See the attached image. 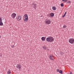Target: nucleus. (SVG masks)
Listing matches in <instances>:
<instances>
[{
  "label": "nucleus",
  "mask_w": 74,
  "mask_h": 74,
  "mask_svg": "<svg viewBox=\"0 0 74 74\" xmlns=\"http://www.w3.org/2000/svg\"><path fill=\"white\" fill-rule=\"evenodd\" d=\"M60 5L61 7H63L64 6V5L63 3H62Z\"/></svg>",
  "instance_id": "nucleus-20"
},
{
  "label": "nucleus",
  "mask_w": 74,
  "mask_h": 74,
  "mask_svg": "<svg viewBox=\"0 0 74 74\" xmlns=\"http://www.w3.org/2000/svg\"><path fill=\"white\" fill-rule=\"evenodd\" d=\"M32 7L33 8H36L37 7V4H36V3H33L32 4Z\"/></svg>",
  "instance_id": "nucleus-5"
},
{
  "label": "nucleus",
  "mask_w": 74,
  "mask_h": 74,
  "mask_svg": "<svg viewBox=\"0 0 74 74\" xmlns=\"http://www.w3.org/2000/svg\"><path fill=\"white\" fill-rule=\"evenodd\" d=\"M53 56H52L51 55H50L49 56V58L50 60H54V59H53Z\"/></svg>",
  "instance_id": "nucleus-8"
},
{
  "label": "nucleus",
  "mask_w": 74,
  "mask_h": 74,
  "mask_svg": "<svg viewBox=\"0 0 74 74\" xmlns=\"http://www.w3.org/2000/svg\"><path fill=\"white\" fill-rule=\"evenodd\" d=\"M59 73L60 74H62V73H63V71L62 70L60 71Z\"/></svg>",
  "instance_id": "nucleus-16"
},
{
  "label": "nucleus",
  "mask_w": 74,
  "mask_h": 74,
  "mask_svg": "<svg viewBox=\"0 0 74 74\" xmlns=\"http://www.w3.org/2000/svg\"><path fill=\"white\" fill-rule=\"evenodd\" d=\"M42 47L44 49H47V47H46L45 46L44 47L43 46Z\"/></svg>",
  "instance_id": "nucleus-15"
},
{
  "label": "nucleus",
  "mask_w": 74,
  "mask_h": 74,
  "mask_svg": "<svg viewBox=\"0 0 74 74\" xmlns=\"http://www.w3.org/2000/svg\"><path fill=\"white\" fill-rule=\"evenodd\" d=\"M3 25V23L2 22H0V26H1V25Z\"/></svg>",
  "instance_id": "nucleus-17"
},
{
  "label": "nucleus",
  "mask_w": 74,
  "mask_h": 74,
  "mask_svg": "<svg viewBox=\"0 0 74 74\" xmlns=\"http://www.w3.org/2000/svg\"><path fill=\"white\" fill-rule=\"evenodd\" d=\"M14 45H13L11 47L12 48H14Z\"/></svg>",
  "instance_id": "nucleus-24"
},
{
  "label": "nucleus",
  "mask_w": 74,
  "mask_h": 74,
  "mask_svg": "<svg viewBox=\"0 0 74 74\" xmlns=\"http://www.w3.org/2000/svg\"><path fill=\"white\" fill-rule=\"evenodd\" d=\"M69 3L70 4V3H71V1H68L66 3L67 4H69Z\"/></svg>",
  "instance_id": "nucleus-18"
},
{
  "label": "nucleus",
  "mask_w": 74,
  "mask_h": 74,
  "mask_svg": "<svg viewBox=\"0 0 74 74\" xmlns=\"http://www.w3.org/2000/svg\"><path fill=\"white\" fill-rule=\"evenodd\" d=\"M51 23V20L50 19H46V21L45 22V23L47 24V25H49Z\"/></svg>",
  "instance_id": "nucleus-2"
},
{
  "label": "nucleus",
  "mask_w": 74,
  "mask_h": 74,
  "mask_svg": "<svg viewBox=\"0 0 74 74\" xmlns=\"http://www.w3.org/2000/svg\"><path fill=\"white\" fill-rule=\"evenodd\" d=\"M46 41L47 42H52L53 41H54V38L53 37L50 36L49 37L47 38H46Z\"/></svg>",
  "instance_id": "nucleus-1"
},
{
  "label": "nucleus",
  "mask_w": 74,
  "mask_h": 74,
  "mask_svg": "<svg viewBox=\"0 0 74 74\" xmlns=\"http://www.w3.org/2000/svg\"><path fill=\"white\" fill-rule=\"evenodd\" d=\"M69 74H72V72H71L70 71V72Z\"/></svg>",
  "instance_id": "nucleus-26"
},
{
  "label": "nucleus",
  "mask_w": 74,
  "mask_h": 74,
  "mask_svg": "<svg viewBox=\"0 0 74 74\" xmlns=\"http://www.w3.org/2000/svg\"><path fill=\"white\" fill-rule=\"evenodd\" d=\"M66 13H67V12H66L64 15L62 16V17L63 18V17H64L65 16H66Z\"/></svg>",
  "instance_id": "nucleus-14"
},
{
  "label": "nucleus",
  "mask_w": 74,
  "mask_h": 74,
  "mask_svg": "<svg viewBox=\"0 0 74 74\" xmlns=\"http://www.w3.org/2000/svg\"><path fill=\"white\" fill-rule=\"evenodd\" d=\"M25 19H24V21L25 22H27L28 21V15L27 14H25L24 15Z\"/></svg>",
  "instance_id": "nucleus-3"
},
{
  "label": "nucleus",
  "mask_w": 74,
  "mask_h": 74,
  "mask_svg": "<svg viewBox=\"0 0 74 74\" xmlns=\"http://www.w3.org/2000/svg\"><path fill=\"white\" fill-rule=\"evenodd\" d=\"M50 16L51 17H52L54 16V14L53 13H52L50 14Z\"/></svg>",
  "instance_id": "nucleus-10"
},
{
  "label": "nucleus",
  "mask_w": 74,
  "mask_h": 74,
  "mask_svg": "<svg viewBox=\"0 0 74 74\" xmlns=\"http://www.w3.org/2000/svg\"><path fill=\"white\" fill-rule=\"evenodd\" d=\"M16 14H15V13H14L12 14L11 15V16L13 19H14L15 17L16 16Z\"/></svg>",
  "instance_id": "nucleus-7"
},
{
  "label": "nucleus",
  "mask_w": 74,
  "mask_h": 74,
  "mask_svg": "<svg viewBox=\"0 0 74 74\" xmlns=\"http://www.w3.org/2000/svg\"><path fill=\"white\" fill-rule=\"evenodd\" d=\"M69 42L71 44H73L74 43V39L72 38H70L69 39Z\"/></svg>",
  "instance_id": "nucleus-4"
},
{
  "label": "nucleus",
  "mask_w": 74,
  "mask_h": 74,
  "mask_svg": "<svg viewBox=\"0 0 74 74\" xmlns=\"http://www.w3.org/2000/svg\"><path fill=\"white\" fill-rule=\"evenodd\" d=\"M66 25H64L62 27L63 29H64V28H66Z\"/></svg>",
  "instance_id": "nucleus-22"
},
{
  "label": "nucleus",
  "mask_w": 74,
  "mask_h": 74,
  "mask_svg": "<svg viewBox=\"0 0 74 74\" xmlns=\"http://www.w3.org/2000/svg\"><path fill=\"white\" fill-rule=\"evenodd\" d=\"M1 36H0V38H1Z\"/></svg>",
  "instance_id": "nucleus-27"
},
{
  "label": "nucleus",
  "mask_w": 74,
  "mask_h": 74,
  "mask_svg": "<svg viewBox=\"0 0 74 74\" xmlns=\"http://www.w3.org/2000/svg\"><path fill=\"white\" fill-rule=\"evenodd\" d=\"M21 18H22L21 16L20 15L18 16L16 18L17 21H20L21 19Z\"/></svg>",
  "instance_id": "nucleus-9"
},
{
  "label": "nucleus",
  "mask_w": 74,
  "mask_h": 74,
  "mask_svg": "<svg viewBox=\"0 0 74 74\" xmlns=\"http://www.w3.org/2000/svg\"><path fill=\"white\" fill-rule=\"evenodd\" d=\"M2 22V18L0 17V22Z\"/></svg>",
  "instance_id": "nucleus-23"
},
{
  "label": "nucleus",
  "mask_w": 74,
  "mask_h": 74,
  "mask_svg": "<svg viewBox=\"0 0 74 74\" xmlns=\"http://www.w3.org/2000/svg\"><path fill=\"white\" fill-rule=\"evenodd\" d=\"M57 71L58 72H59V69H57Z\"/></svg>",
  "instance_id": "nucleus-25"
},
{
  "label": "nucleus",
  "mask_w": 74,
  "mask_h": 74,
  "mask_svg": "<svg viewBox=\"0 0 74 74\" xmlns=\"http://www.w3.org/2000/svg\"><path fill=\"white\" fill-rule=\"evenodd\" d=\"M52 9L53 10L55 11V10H56V8H55V6H53V7L52 8Z\"/></svg>",
  "instance_id": "nucleus-13"
},
{
  "label": "nucleus",
  "mask_w": 74,
  "mask_h": 74,
  "mask_svg": "<svg viewBox=\"0 0 74 74\" xmlns=\"http://www.w3.org/2000/svg\"><path fill=\"white\" fill-rule=\"evenodd\" d=\"M16 67L19 70H21V69H22L21 65L19 64H17V66H16Z\"/></svg>",
  "instance_id": "nucleus-6"
},
{
  "label": "nucleus",
  "mask_w": 74,
  "mask_h": 74,
  "mask_svg": "<svg viewBox=\"0 0 74 74\" xmlns=\"http://www.w3.org/2000/svg\"><path fill=\"white\" fill-rule=\"evenodd\" d=\"M67 0H62V1H64V2H67Z\"/></svg>",
  "instance_id": "nucleus-21"
},
{
  "label": "nucleus",
  "mask_w": 74,
  "mask_h": 74,
  "mask_svg": "<svg viewBox=\"0 0 74 74\" xmlns=\"http://www.w3.org/2000/svg\"><path fill=\"white\" fill-rule=\"evenodd\" d=\"M41 40H42V41H44V40H45V37H42L41 38Z\"/></svg>",
  "instance_id": "nucleus-11"
},
{
  "label": "nucleus",
  "mask_w": 74,
  "mask_h": 74,
  "mask_svg": "<svg viewBox=\"0 0 74 74\" xmlns=\"http://www.w3.org/2000/svg\"><path fill=\"white\" fill-rule=\"evenodd\" d=\"M60 54L61 56H63V55H64V53H63V52H60Z\"/></svg>",
  "instance_id": "nucleus-12"
},
{
  "label": "nucleus",
  "mask_w": 74,
  "mask_h": 74,
  "mask_svg": "<svg viewBox=\"0 0 74 74\" xmlns=\"http://www.w3.org/2000/svg\"><path fill=\"white\" fill-rule=\"evenodd\" d=\"M10 73H11V72H10V71H9L7 72V74H10Z\"/></svg>",
  "instance_id": "nucleus-19"
}]
</instances>
